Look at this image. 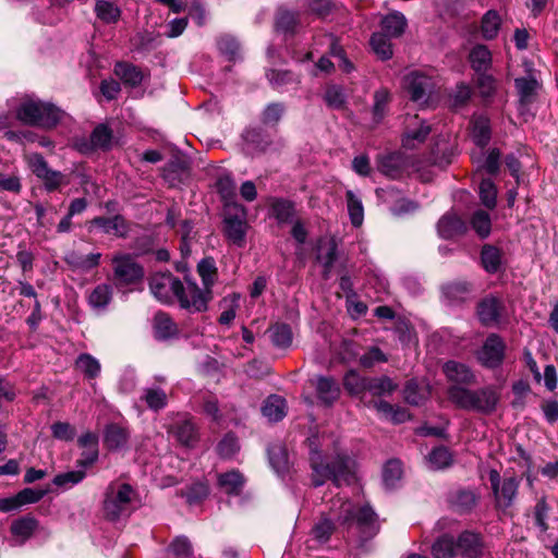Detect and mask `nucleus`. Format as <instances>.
<instances>
[{
    "label": "nucleus",
    "mask_w": 558,
    "mask_h": 558,
    "mask_svg": "<svg viewBox=\"0 0 558 558\" xmlns=\"http://www.w3.org/2000/svg\"><path fill=\"white\" fill-rule=\"evenodd\" d=\"M335 522L344 526L355 523L364 538H371L379 531L377 514L371 507L364 506L356 510L350 500L337 498L331 501L329 512L323 514L313 526V538L320 544L326 543L335 531Z\"/></svg>",
    "instance_id": "obj_1"
},
{
    "label": "nucleus",
    "mask_w": 558,
    "mask_h": 558,
    "mask_svg": "<svg viewBox=\"0 0 558 558\" xmlns=\"http://www.w3.org/2000/svg\"><path fill=\"white\" fill-rule=\"evenodd\" d=\"M149 289L153 295L163 304H172L177 300L181 308L190 313L205 312V299L198 292L196 282L180 278L171 272H157L149 278Z\"/></svg>",
    "instance_id": "obj_2"
},
{
    "label": "nucleus",
    "mask_w": 558,
    "mask_h": 558,
    "mask_svg": "<svg viewBox=\"0 0 558 558\" xmlns=\"http://www.w3.org/2000/svg\"><path fill=\"white\" fill-rule=\"evenodd\" d=\"M310 461L314 486H322L327 480L340 486L354 478L355 462L347 454H337L332 461L325 462L318 450H312Z\"/></svg>",
    "instance_id": "obj_3"
},
{
    "label": "nucleus",
    "mask_w": 558,
    "mask_h": 558,
    "mask_svg": "<svg viewBox=\"0 0 558 558\" xmlns=\"http://www.w3.org/2000/svg\"><path fill=\"white\" fill-rule=\"evenodd\" d=\"M449 400L458 408L489 415L496 411L500 400L499 392L493 386L471 390L452 385L448 388Z\"/></svg>",
    "instance_id": "obj_4"
},
{
    "label": "nucleus",
    "mask_w": 558,
    "mask_h": 558,
    "mask_svg": "<svg viewBox=\"0 0 558 558\" xmlns=\"http://www.w3.org/2000/svg\"><path fill=\"white\" fill-rule=\"evenodd\" d=\"M62 117L61 109L37 99L23 100L16 110V118L22 123L45 129L54 128Z\"/></svg>",
    "instance_id": "obj_5"
},
{
    "label": "nucleus",
    "mask_w": 558,
    "mask_h": 558,
    "mask_svg": "<svg viewBox=\"0 0 558 558\" xmlns=\"http://www.w3.org/2000/svg\"><path fill=\"white\" fill-rule=\"evenodd\" d=\"M488 480L494 497L495 510L505 515L511 514V509L519 496L521 480L515 475L501 476L495 469L489 471Z\"/></svg>",
    "instance_id": "obj_6"
},
{
    "label": "nucleus",
    "mask_w": 558,
    "mask_h": 558,
    "mask_svg": "<svg viewBox=\"0 0 558 558\" xmlns=\"http://www.w3.org/2000/svg\"><path fill=\"white\" fill-rule=\"evenodd\" d=\"M134 490L129 484L112 483L107 487L104 500V513L110 521L129 515Z\"/></svg>",
    "instance_id": "obj_7"
},
{
    "label": "nucleus",
    "mask_w": 558,
    "mask_h": 558,
    "mask_svg": "<svg viewBox=\"0 0 558 558\" xmlns=\"http://www.w3.org/2000/svg\"><path fill=\"white\" fill-rule=\"evenodd\" d=\"M26 162L32 172L43 181L47 192L59 190L62 185H66L69 180L65 174L60 171L52 170L44 156L39 153H33L26 156Z\"/></svg>",
    "instance_id": "obj_8"
},
{
    "label": "nucleus",
    "mask_w": 558,
    "mask_h": 558,
    "mask_svg": "<svg viewBox=\"0 0 558 558\" xmlns=\"http://www.w3.org/2000/svg\"><path fill=\"white\" fill-rule=\"evenodd\" d=\"M112 265V281L117 288L136 283L144 276L142 266L129 254L113 256Z\"/></svg>",
    "instance_id": "obj_9"
},
{
    "label": "nucleus",
    "mask_w": 558,
    "mask_h": 558,
    "mask_svg": "<svg viewBox=\"0 0 558 558\" xmlns=\"http://www.w3.org/2000/svg\"><path fill=\"white\" fill-rule=\"evenodd\" d=\"M403 86L412 101L425 105L435 90L436 81L424 72L413 71L404 76Z\"/></svg>",
    "instance_id": "obj_10"
},
{
    "label": "nucleus",
    "mask_w": 558,
    "mask_h": 558,
    "mask_svg": "<svg viewBox=\"0 0 558 558\" xmlns=\"http://www.w3.org/2000/svg\"><path fill=\"white\" fill-rule=\"evenodd\" d=\"M223 222L227 239L238 247H243L247 230L246 213L243 206L233 205L229 207Z\"/></svg>",
    "instance_id": "obj_11"
},
{
    "label": "nucleus",
    "mask_w": 558,
    "mask_h": 558,
    "mask_svg": "<svg viewBox=\"0 0 558 558\" xmlns=\"http://www.w3.org/2000/svg\"><path fill=\"white\" fill-rule=\"evenodd\" d=\"M506 343L497 333H490L476 353L478 362L486 368H497L505 360Z\"/></svg>",
    "instance_id": "obj_12"
},
{
    "label": "nucleus",
    "mask_w": 558,
    "mask_h": 558,
    "mask_svg": "<svg viewBox=\"0 0 558 558\" xmlns=\"http://www.w3.org/2000/svg\"><path fill=\"white\" fill-rule=\"evenodd\" d=\"M506 313V306L501 299L495 295H487L476 306L478 320L483 326H498Z\"/></svg>",
    "instance_id": "obj_13"
},
{
    "label": "nucleus",
    "mask_w": 558,
    "mask_h": 558,
    "mask_svg": "<svg viewBox=\"0 0 558 558\" xmlns=\"http://www.w3.org/2000/svg\"><path fill=\"white\" fill-rule=\"evenodd\" d=\"M457 555L462 558H480L483 555L484 543L481 534L464 531L456 539Z\"/></svg>",
    "instance_id": "obj_14"
},
{
    "label": "nucleus",
    "mask_w": 558,
    "mask_h": 558,
    "mask_svg": "<svg viewBox=\"0 0 558 558\" xmlns=\"http://www.w3.org/2000/svg\"><path fill=\"white\" fill-rule=\"evenodd\" d=\"M197 272L202 278L204 288L198 287V292L202 294L205 301V312L208 308V303L213 299V286L217 280V267L215 260L210 257L203 258L197 265Z\"/></svg>",
    "instance_id": "obj_15"
},
{
    "label": "nucleus",
    "mask_w": 558,
    "mask_h": 558,
    "mask_svg": "<svg viewBox=\"0 0 558 558\" xmlns=\"http://www.w3.org/2000/svg\"><path fill=\"white\" fill-rule=\"evenodd\" d=\"M514 86L519 94V110L523 114L529 110V106L535 101L541 85L530 75L515 78Z\"/></svg>",
    "instance_id": "obj_16"
},
{
    "label": "nucleus",
    "mask_w": 558,
    "mask_h": 558,
    "mask_svg": "<svg viewBox=\"0 0 558 558\" xmlns=\"http://www.w3.org/2000/svg\"><path fill=\"white\" fill-rule=\"evenodd\" d=\"M466 230V222L452 211L446 213L441 216L437 223L439 236L446 240L462 235Z\"/></svg>",
    "instance_id": "obj_17"
},
{
    "label": "nucleus",
    "mask_w": 558,
    "mask_h": 558,
    "mask_svg": "<svg viewBox=\"0 0 558 558\" xmlns=\"http://www.w3.org/2000/svg\"><path fill=\"white\" fill-rule=\"evenodd\" d=\"M318 400L327 407L332 405L340 397V386L330 376H317L314 380Z\"/></svg>",
    "instance_id": "obj_18"
},
{
    "label": "nucleus",
    "mask_w": 558,
    "mask_h": 558,
    "mask_svg": "<svg viewBox=\"0 0 558 558\" xmlns=\"http://www.w3.org/2000/svg\"><path fill=\"white\" fill-rule=\"evenodd\" d=\"M90 225L98 228L102 233L125 238L129 233V225L121 215L113 217H95Z\"/></svg>",
    "instance_id": "obj_19"
},
{
    "label": "nucleus",
    "mask_w": 558,
    "mask_h": 558,
    "mask_svg": "<svg viewBox=\"0 0 558 558\" xmlns=\"http://www.w3.org/2000/svg\"><path fill=\"white\" fill-rule=\"evenodd\" d=\"M171 432L177 440L186 447L194 446L198 438L196 425L186 414L179 415V420L172 425Z\"/></svg>",
    "instance_id": "obj_20"
},
{
    "label": "nucleus",
    "mask_w": 558,
    "mask_h": 558,
    "mask_svg": "<svg viewBox=\"0 0 558 558\" xmlns=\"http://www.w3.org/2000/svg\"><path fill=\"white\" fill-rule=\"evenodd\" d=\"M130 439V432L126 427L111 423L105 427L104 445L110 451H119L126 448Z\"/></svg>",
    "instance_id": "obj_21"
},
{
    "label": "nucleus",
    "mask_w": 558,
    "mask_h": 558,
    "mask_svg": "<svg viewBox=\"0 0 558 558\" xmlns=\"http://www.w3.org/2000/svg\"><path fill=\"white\" fill-rule=\"evenodd\" d=\"M407 168V159L402 154L391 153L378 160V170L390 179L400 178Z\"/></svg>",
    "instance_id": "obj_22"
},
{
    "label": "nucleus",
    "mask_w": 558,
    "mask_h": 558,
    "mask_svg": "<svg viewBox=\"0 0 558 558\" xmlns=\"http://www.w3.org/2000/svg\"><path fill=\"white\" fill-rule=\"evenodd\" d=\"M38 527V521L32 515H24L11 523V534L14 537L16 545L24 544L28 538L32 537L34 532Z\"/></svg>",
    "instance_id": "obj_23"
},
{
    "label": "nucleus",
    "mask_w": 558,
    "mask_h": 558,
    "mask_svg": "<svg viewBox=\"0 0 558 558\" xmlns=\"http://www.w3.org/2000/svg\"><path fill=\"white\" fill-rule=\"evenodd\" d=\"M444 373L450 381L456 385H472L475 383V375L465 364L449 361L444 365Z\"/></svg>",
    "instance_id": "obj_24"
},
{
    "label": "nucleus",
    "mask_w": 558,
    "mask_h": 558,
    "mask_svg": "<svg viewBox=\"0 0 558 558\" xmlns=\"http://www.w3.org/2000/svg\"><path fill=\"white\" fill-rule=\"evenodd\" d=\"M412 120L414 128L409 125L402 138V144L407 148H414L416 144L423 143L430 133L429 125L418 120L417 117Z\"/></svg>",
    "instance_id": "obj_25"
},
{
    "label": "nucleus",
    "mask_w": 558,
    "mask_h": 558,
    "mask_svg": "<svg viewBox=\"0 0 558 558\" xmlns=\"http://www.w3.org/2000/svg\"><path fill=\"white\" fill-rule=\"evenodd\" d=\"M374 408L385 420L393 424H401L410 418V413L405 408L393 405L384 400L374 402Z\"/></svg>",
    "instance_id": "obj_26"
},
{
    "label": "nucleus",
    "mask_w": 558,
    "mask_h": 558,
    "mask_svg": "<svg viewBox=\"0 0 558 558\" xmlns=\"http://www.w3.org/2000/svg\"><path fill=\"white\" fill-rule=\"evenodd\" d=\"M244 484V476L235 470L222 473L218 476V485L227 495H240L243 490Z\"/></svg>",
    "instance_id": "obj_27"
},
{
    "label": "nucleus",
    "mask_w": 558,
    "mask_h": 558,
    "mask_svg": "<svg viewBox=\"0 0 558 558\" xmlns=\"http://www.w3.org/2000/svg\"><path fill=\"white\" fill-rule=\"evenodd\" d=\"M433 558H454L457 556L456 538L448 533L438 536L430 546Z\"/></svg>",
    "instance_id": "obj_28"
},
{
    "label": "nucleus",
    "mask_w": 558,
    "mask_h": 558,
    "mask_svg": "<svg viewBox=\"0 0 558 558\" xmlns=\"http://www.w3.org/2000/svg\"><path fill=\"white\" fill-rule=\"evenodd\" d=\"M155 337L159 340H167L175 337L179 332L177 324L163 312H159L154 317Z\"/></svg>",
    "instance_id": "obj_29"
},
{
    "label": "nucleus",
    "mask_w": 558,
    "mask_h": 558,
    "mask_svg": "<svg viewBox=\"0 0 558 558\" xmlns=\"http://www.w3.org/2000/svg\"><path fill=\"white\" fill-rule=\"evenodd\" d=\"M380 25V33L389 36V38H398L405 31L407 19L402 13L393 12L383 17Z\"/></svg>",
    "instance_id": "obj_30"
},
{
    "label": "nucleus",
    "mask_w": 558,
    "mask_h": 558,
    "mask_svg": "<svg viewBox=\"0 0 558 558\" xmlns=\"http://www.w3.org/2000/svg\"><path fill=\"white\" fill-rule=\"evenodd\" d=\"M286 400L283 398L271 395L265 400L262 413L269 422H278L286 416Z\"/></svg>",
    "instance_id": "obj_31"
},
{
    "label": "nucleus",
    "mask_w": 558,
    "mask_h": 558,
    "mask_svg": "<svg viewBox=\"0 0 558 558\" xmlns=\"http://www.w3.org/2000/svg\"><path fill=\"white\" fill-rule=\"evenodd\" d=\"M112 300V287L107 283L98 284L93 289L88 295V304L97 312H102L107 308Z\"/></svg>",
    "instance_id": "obj_32"
},
{
    "label": "nucleus",
    "mask_w": 558,
    "mask_h": 558,
    "mask_svg": "<svg viewBox=\"0 0 558 558\" xmlns=\"http://www.w3.org/2000/svg\"><path fill=\"white\" fill-rule=\"evenodd\" d=\"M114 74L126 85L136 87L143 81L142 71L134 64L118 62L114 66Z\"/></svg>",
    "instance_id": "obj_33"
},
{
    "label": "nucleus",
    "mask_w": 558,
    "mask_h": 558,
    "mask_svg": "<svg viewBox=\"0 0 558 558\" xmlns=\"http://www.w3.org/2000/svg\"><path fill=\"white\" fill-rule=\"evenodd\" d=\"M270 216L274 217L278 223L292 222L295 209L292 202L283 198H274L270 203Z\"/></svg>",
    "instance_id": "obj_34"
},
{
    "label": "nucleus",
    "mask_w": 558,
    "mask_h": 558,
    "mask_svg": "<svg viewBox=\"0 0 558 558\" xmlns=\"http://www.w3.org/2000/svg\"><path fill=\"white\" fill-rule=\"evenodd\" d=\"M472 291V284L468 281L451 282L442 288L444 295L451 303H461L466 301L470 298Z\"/></svg>",
    "instance_id": "obj_35"
},
{
    "label": "nucleus",
    "mask_w": 558,
    "mask_h": 558,
    "mask_svg": "<svg viewBox=\"0 0 558 558\" xmlns=\"http://www.w3.org/2000/svg\"><path fill=\"white\" fill-rule=\"evenodd\" d=\"M148 409L158 412L165 409L168 404V396L166 391L159 387H147L143 389L141 397Z\"/></svg>",
    "instance_id": "obj_36"
},
{
    "label": "nucleus",
    "mask_w": 558,
    "mask_h": 558,
    "mask_svg": "<svg viewBox=\"0 0 558 558\" xmlns=\"http://www.w3.org/2000/svg\"><path fill=\"white\" fill-rule=\"evenodd\" d=\"M469 60L475 72L485 73L492 64V53L486 46L477 45L471 50Z\"/></svg>",
    "instance_id": "obj_37"
},
{
    "label": "nucleus",
    "mask_w": 558,
    "mask_h": 558,
    "mask_svg": "<svg viewBox=\"0 0 558 558\" xmlns=\"http://www.w3.org/2000/svg\"><path fill=\"white\" fill-rule=\"evenodd\" d=\"M94 12L97 19L105 24H116L121 17L120 8L107 0H97Z\"/></svg>",
    "instance_id": "obj_38"
},
{
    "label": "nucleus",
    "mask_w": 558,
    "mask_h": 558,
    "mask_svg": "<svg viewBox=\"0 0 558 558\" xmlns=\"http://www.w3.org/2000/svg\"><path fill=\"white\" fill-rule=\"evenodd\" d=\"M472 138L480 147H485L490 141V123L485 116L474 117L472 120Z\"/></svg>",
    "instance_id": "obj_39"
},
{
    "label": "nucleus",
    "mask_w": 558,
    "mask_h": 558,
    "mask_svg": "<svg viewBox=\"0 0 558 558\" xmlns=\"http://www.w3.org/2000/svg\"><path fill=\"white\" fill-rule=\"evenodd\" d=\"M501 252L494 245L486 244L482 247L481 263L488 274H496L501 266Z\"/></svg>",
    "instance_id": "obj_40"
},
{
    "label": "nucleus",
    "mask_w": 558,
    "mask_h": 558,
    "mask_svg": "<svg viewBox=\"0 0 558 558\" xmlns=\"http://www.w3.org/2000/svg\"><path fill=\"white\" fill-rule=\"evenodd\" d=\"M268 332L275 347L287 349L291 345L293 336L288 324L277 323L268 329Z\"/></svg>",
    "instance_id": "obj_41"
},
{
    "label": "nucleus",
    "mask_w": 558,
    "mask_h": 558,
    "mask_svg": "<svg viewBox=\"0 0 558 558\" xmlns=\"http://www.w3.org/2000/svg\"><path fill=\"white\" fill-rule=\"evenodd\" d=\"M239 300L240 295L232 293L219 302V307L222 310L218 318L219 324L229 326L233 322L239 308Z\"/></svg>",
    "instance_id": "obj_42"
},
{
    "label": "nucleus",
    "mask_w": 558,
    "mask_h": 558,
    "mask_svg": "<svg viewBox=\"0 0 558 558\" xmlns=\"http://www.w3.org/2000/svg\"><path fill=\"white\" fill-rule=\"evenodd\" d=\"M389 36L377 32L371 37L369 44L374 53L381 60H389L393 52Z\"/></svg>",
    "instance_id": "obj_43"
},
{
    "label": "nucleus",
    "mask_w": 558,
    "mask_h": 558,
    "mask_svg": "<svg viewBox=\"0 0 558 558\" xmlns=\"http://www.w3.org/2000/svg\"><path fill=\"white\" fill-rule=\"evenodd\" d=\"M368 379L351 369L343 377V386L350 395L357 396L368 390Z\"/></svg>",
    "instance_id": "obj_44"
},
{
    "label": "nucleus",
    "mask_w": 558,
    "mask_h": 558,
    "mask_svg": "<svg viewBox=\"0 0 558 558\" xmlns=\"http://www.w3.org/2000/svg\"><path fill=\"white\" fill-rule=\"evenodd\" d=\"M501 25V17L495 10L487 11L482 17V35L485 39L490 40L497 37Z\"/></svg>",
    "instance_id": "obj_45"
},
{
    "label": "nucleus",
    "mask_w": 558,
    "mask_h": 558,
    "mask_svg": "<svg viewBox=\"0 0 558 558\" xmlns=\"http://www.w3.org/2000/svg\"><path fill=\"white\" fill-rule=\"evenodd\" d=\"M472 229L481 239H486L492 231V220L487 211L478 209L473 213L470 220Z\"/></svg>",
    "instance_id": "obj_46"
},
{
    "label": "nucleus",
    "mask_w": 558,
    "mask_h": 558,
    "mask_svg": "<svg viewBox=\"0 0 558 558\" xmlns=\"http://www.w3.org/2000/svg\"><path fill=\"white\" fill-rule=\"evenodd\" d=\"M347 206L350 216L351 223L354 227H360L364 220V208L362 201L352 191L345 193Z\"/></svg>",
    "instance_id": "obj_47"
},
{
    "label": "nucleus",
    "mask_w": 558,
    "mask_h": 558,
    "mask_svg": "<svg viewBox=\"0 0 558 558\" xmlns=\"http://www.w3.org/2000/svg\"><path fill=\"white\" fill-rule=\"evenodd\" d=\"M219 51L229 60H236L241 57V47L236 38L231 35H221L217 39Z\"/></svg>",
    "instance_id": "obj_48"
},
{
    "label": "nucleus",
    "mask_w": 558,
    "mask_h": 558,
    "mask_svg": "<svg viewBox=\"0 0 558 558\" xmlns=\"http://www.w3.org/2000/svg\"><path fill=\"white\" fill-rule=\"evenodd\" d=\"M427 463L432 470H442L451 465L452 456L446 447H437L427 457Z\"/></svg>",
    "instance_id": "obj_49"
},
{
    "label": "nucleus",
    "mask_w": 558,
    "mask_h": 558,
    "mask_svg": "<svg viewBox=\"0 0 558 558\" xmlns=\"http://www.w3.org/2000/svg\"><path fill=\"white\" fill-rule=\"evenodd\" d=\"M398 385L388 376L368 379V391L374 396L391 395Z\"/></svg>",
    "instance_id": "obj_50"
},
{
    "label": "nucleus",
    "mask_w": 558,
    "mask_h": 558,
    "mask_svg": "<svg viewBox=\"0 0 558 558\" xmlns=\"http://www.w3.org/2000/svg\"><path fill=\"white\" fill-rule=\"evenodd\" d=\"M269 462L272 469L278 474H283L288 471L289 460L286 449L281 446H272L268 449Z\"/></svg>",
    "instance_id": "obj_51"
},
{
    "label": "nucleus",
    "mask_w": 558,
    "mask_h": 558,
    "mask_svg": "<svg viewBox=\"0 0 558 558\" xmlns=\"http://www.w3.org/2000/svg\"><path fill=\"white\" fill-rule=\"evenodd\" d=\"M90 145L93 148L108 149L112 140L111 130L105 125H97L90 134Z\"/></svg>",
    "instance_id": "obj_52"
},
{
    "label": "nucleus",
    "mask_w": 558,
    "mask_h": 558,
    "mask_svg": "<svg viewBox=\"0 0 558 558\" xmlns=\"http://www.w3.org/2000/svg\"><path fill=\"white\" fill-rule=\"evenodd\" d=\"M478 193L482 204L493 209L496 207L497 189L490 179H483L478 186Z\"/></svg>",
    "instance_id": "obj_53"
},
{
    "label": "nucleus",
    "mask_w": 558,
    "mask_h": 558,
    "mask_svg": "<svg viewBox=\"0 0 558 558\" xmlns=\"http://www.w3.org/2000/svg\"><path fill=\"white\" fill-rule=\"evenodd\" d=\"M76 367L90 379L96 378L100 373V363L87 353H83L77 357Z\"/></svg>",
    "instance_id": "obj_54"
},
{
    "label": "nucleus",
    "mask_w": 558,
    "mask_h": 558,
    "mask_svg": "<svg viewBox=\"0 0 558 558\" xmlns=\"http://www.w3.org/2000/svg\"><path fill=\"white\" fill-rule=\"evenodd\" d=\"M477 502V496L472 490H460L458 492L452 500V506L459 512H469L471 511Z\"/></svg>",
    "instance_id": "obj_55"
},
{
    "label": "nucleus",
    "mask_w": 558,
    "mask_h": 558,
    "mask_svg": "<svg viewBox=\"0 0 558 558\" xmlns=\"http://www.w3.org/2000/svg\"><path fill=\"white\" fill-rule=\"evenodd\" d=\"M284 111L286 107L283 104L271 102L263 110L260 120L265 125L275 126L280 122Z\"/></svg>",
    "instance_id": "obj_56"
},
{
    "label": "nucleus",
    "mask_w": 558,
    "mask_h": 558,
    "mask_svg": "<svg viewBox=\"0 0 558 558\" xmlns=\"http://www.w3.org/2000/svg\"><path fill=\"white\" fill-rule=\"evenodd\" d=\"M298 25V15L294 12L282 10L276 19V29L284 34H293Z\"/></svg>",
    "instance_id": "obj_57"
},
{
    "label": "nucleus",
    "mask_w": 558,
    "mask_h": 558,
    "mask_svg": "<svg viewBox=\"0 0 558 558\" xmlns=\"http://www.w3.org/2000/svg\"><path fill=\"white\" fill-rule=\"evenodd\" d=\"M401 476L402 465L399 460H390L385 464L383 471V481L387 487H395L397 482L400 481Z\"/></svg>",
    "instance_id": "obj_58"
},
{
    "label": "nucleus",
    "mask_w": 558,
    "mask_h": 558,
    "mask_svg": "<svg viewBox=\"0 0 558 558\" xmlns=\"http://www.w3.org/2000/svg\"><path fill=\"white\" fill-rule=\"evenodd\" d=\"M85 475L86 473L82 469L76 471H68L56 475L53 478V484L60 487L70 488L82 482Z\"/></svg>",
    "instance_id": "obj_59"
},
{
    "label": "nucleus",
    "mask_w": 558,
    "mask_h": 558,
    "mask_svg": "<svg viewBox=\"0 0 558 558\" xmlns=\"http://www.w3.org/2000/svg\"><path fill=\"white\" fill-rule=\"evenodd\" d=\"M100 257V253H92L85 256L72 254L70 257L66 258V260L74 267H77L82 270H90L98 266Z\"/></svg>",
    "instance_id": "obj_60"
},
{
    "label": "nucleus",
    "mask_w": 558,
    "mask_h": 558,
    "mask_svg": "<svg viewBox=\"0 0 558 558\" xmlns=\"http://www.w3.org/2000/svg\"><path fill=\"white\" fill-rule=\"evenodd\" d=\"M387 361V355L378 347H371L360 357V364L365 368H371L378 363H386Z\"/></svg>",
    "instance_id": "obj_61"
},
{
    "label": "nucleus",
    "mask_w": 558,
    "mask_h": 558,
    "mask_svg": "<svg viewBox=\"0 0 558 558\" xmlns=\"http://www.w3.org/2000/svg\"><path fill=\"white\" fill-rule=\"evenodd\" d=\"M389 101V93L387 89L376 90L374 94L373 116L376 122L383 120Z\"/></svg>",
    "instance_id": "obj_62"
},
{
    "label": "nucleus",
    "mask_w": 558,
    "mask_h": 558,
    "mask_svg": "<svg viewBox=\"0 0 558 558\" xmlns=\"http://www.w3.org/2000/svg\"><path fill=\"white\" fill-rule=\"evenodd\" d=\"M548 512H549V506H548L546 499L543 497L536 502V505L534 507L535 524L543 533L547 532V530H548V523H547Z\"/></svg>",
    "instance_id": "obj_63"
},
{
    "label": "nucleus",
    "mask_w": 558,
    "mask_h": 558,
    "mask_svg": "<svg viewBox=\"0 0 558 558\" xmlns=\"http://www.w3.org/2000/svg\"><path fill=\"white\" fill-rule=\"evenodd\" d=\"M208 494V486L203 482H196L187 488L184 496L190 505H194L205 499Z\"/></svg>",
    "instance_id": "obj_64"
}]
</instances>
